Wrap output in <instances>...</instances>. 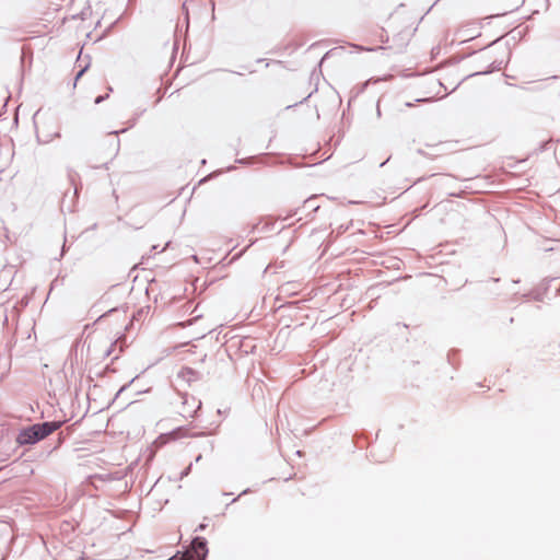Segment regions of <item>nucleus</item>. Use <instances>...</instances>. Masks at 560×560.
Instances as JSON below:
<instances>
[{"label": "nucleus", "instance_id": "3", "mask_svg": "<svg viewBox=\"0 0 560 560\" xmlns=\"http://www.w3.org/2000/svg\"><path fill=\"white\" fill-rule=\"evenodd\" d=\"M208 553L207 542L203 538L196 537L191 548L182 555H175L168 560H205Z\"/></svg>", "mask_w": 560, "mask_h": 560}, {"label": "nucleus", "instance_id": "1", "mask_svg": "<svg viewBox=\"0 0 560 560\" xmlns=\"http://www.w3.org/2000/svg\"><path fill=\"white\" fill-rule=\"evenodd\" d=\"M61 424L62 422L60 421L33 424L31 427L23 429L19 433L16 441L22 445L34 444L57 431L61 427Z\"/></svg>", "mask_w": 560, "mask_h": 560}, {"label": "nucleus", "instance_id": "8", "mask_svg": "<svg viewBox=\"0 0 560 560\" xmlns=\"http://www.w3.org/2000/svg\"><path fill=\"white\" fill-rule=\"evenodd\" d=\"M103 100H104V97H103V96H97V97L95 98V103H96V104H98V103H101Z\"/></svg>", "mask_w": 560, "mask_h": 560}, {"label": "nucleus", "instance_id": "7", "mask_svg": "<svg viewBox=\"0 0 560 560\" xmlns=\"http://www.w3.org/2000/svg\"><path fill=\"white\" fill-rule=\"evenodd\" d=\"M388 40V37L385 36L383 33L380 34V43L383 44V43H386Z\"/></svg>", "mask_w": 560, "mask_h": 560}, {"label": "nucleus", "instance_id": "2", "mask_svg": "<svg viewBox=\"0 0 560 560\" xmlns=\"http://www.w3.org/2000/svg\"><path fill=\"white\" fill-rule=\"evenodd\" d=\"M481 35V22L477 20L460 23L453 32L452 44H464Z\"/></svg>", "mask_w": 560, "mask_h": 560}, {"label": "nucleus", "instance_id": "4", "mask_svg": "<svg viewBox=\"0 0 560 560\" xmlns=\"http://www.w3.org/2000/svg\"><path fill=\"white\" fill-rule=\"evenodd\" d=\"M36 135L40 142L48 143L59 137L58 126L55 121H39L36 124Z\"/></svg>", "mask_w": 560, "mask_h": 560}, {"label": "nucleus", "instance_id": "5", "mask_svg": "<svg viewBox=\"0 0 560 560\" xmlns=\"http://www.w3.org/2000/svg\"><path fill=\"white\" fill-rule=\"evenodd\" d=\"M110 145H113L114 154H116L118 152L119 145H120V141L117 138V133L116 132L110 137Z\"/></svg>", "mask_w": 560, "mask_h": 560}, {"label": "nucleus", "instance_id": "6", "mask_svg": "<svg viewBox=\"0 0 560 560\" xmlns=\"http://www.w3.org/2000/svg\"><path fill=\"white\" fill-rule=\"evenodd\" d=\"M85 70H86L85 68L81 69L78 72V74L75 75L74 83H73L74 88L78 85V82H79L80 78L83 75V73L85 72Z\"/></svg>", "mask_w": 560, "mask_h": 560}]
</instances>
